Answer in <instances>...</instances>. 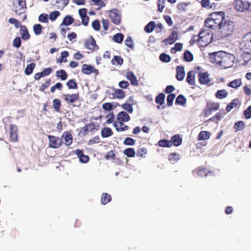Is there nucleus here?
Listing matches in <instances>:
<instances>
[{
	"instance_id": "nucleus-1",
	"label": "nucleus",
	"mask_w": 251,
	"mask_h": 251,
	"mask_svg": "<svg viewBox=\"0 0 251 251\" xmlns=\"http://www.w3.org/2000/svg\"><path fill=\"white\" fill-rule=\"evenodd\" d=\"M213 39V34L211 32L203 30L198 35H194L190 41L191 45L197 43L200 47H204L209 44Z\"/></svg>"
},
{
	"instance_id": "nucleus-2",
	"label": "nucleus",
	"mask_w": 251,
	"mask_h": 251,
	"mask_svg": "<svg viewBox=\"0 0 251 251\" xmlns=\"http://www.w3.org/2000/svg\"><path fill=\"white\" fill-rule=\"evenodd\" d=\"M234 30V23L225 20L218 28V33L221 38H225L231 35Z\"/></svg>"
},
{
	"instance_id": "nucleus-3",
	"label": "nucleus",
	"mask_w": 251,
	"mask_h": 251,
	"mask_svg": "<svg viewBox=\"0 0 251 251\" xmlns=\"http://www.w3.org/2000/svg\"><path fill=\"white\" fill-rule=\"evenodd\" d=\"M235 7L239 11L251 13V0H239L237 1Z\"/></svg>"
},
{
	"instance_id": "nucleus-4",
	"label": "nucleus",
	"mask_w": 251,
	"mask_h": 251,
	"mask_svg": "<svg viewBox=\"0 0 251 251\" xmlns=\"http://www.w3.org/2000/svg\"><path fill=\"white\" fill-rule=\"evenodd\" d=\"M211 19H212L217 25L218 28L225 20V13L223 11L214 12L209 14Z\"/></svg>"
},
{
	"instance_id": "nucleus-5",
	"label": "nucleus",
	"mask_w": 251,
	"mask_h": 251,
	"mask_svg": "<svg viewBox=\"0 0 251 251\" xmlns=\"http://www.w3.org/2000/svg\"><path fill=\"white\" fill-rule=\"evenodd\" d=\"M234 56L230 53L225 52L220 66L225 68L230 67L233 64Z\"/></svg>"
},
{
	"instance_id": "nucleus-6",
	"label": "nucleus",
	"mask_w": 251,
	"mask_h": 251,
	"mask_svg": "<svg viewBox=\"0 0 251 251\" xmlns=\"http://www.w3.org/2000/svg\"><path fill=\"white\" fill-rule=\"evenodd\" d=\"M220 108V104L218 102L209 101L206 103V108L204 114L205 117L210 115L213 112L217 111Z\"/></svg>"
},
{
	"instance_id": "nucleus-7",
	"label": "nucleus",
	"mask_w": 251,
	"mask_h": 251,
	"mask_svg": "<svg viewBox=\"0 0 251 251\" xmlns=\"http://www.w3.org/2000/svg\"><path fill=\"white\" fill-rule=\"evenodd\" d=\"M242 49L247 53L251 52V32L247 33L242 41Z\"/></svg>"
},
{
	"instance_id": "nucleus-8",
	"label": "nucleus",
	"mask_w": 251,
	"mask_h": 251,
	"mask_svg": "<svg viewBox=\"0 0 251 251\" xmlns=\"http://www.w3.org/2000/svg\"><path fill=\"white\" fill-rule=\"evenodd\" d=\"M224 54H225V51H223L210 53L209 59L211 62L220 66Z\"/></svg>"
},
{
	"instance_id": "nucleus-9",
	"label": "nucleus",
	"mask_w": 251,
	"mask_h": 251,
	"mask_svg": "<svg viewBox=\"0 0 251 251\" xmlns=\"http://www.w3.org/2000/svg\"><path fill=\"white\" fill-rule=\"evenodd\" d=\"M49 147L53 149H57L61 146L63 141L61 138L53 135H49Z\"/></svg>"
},
{
	"instance_id": "nucleus-10",
	"label": "nucleus",
	"mask_w": 251,
	"mask_h": 251,
	"mask_svg": "<svg viewBox=\"0 0 251 251\" xmlns=\"http://www.w3.org/2000/svg\"><path fill=\"white\" fill-rule=\"evenodd\" d=\"M85 46L92 52L97 50L99 48V46L96 44L95 39L92 36L85 41Z\"/></svg>"
},
{
	"instance_id": "nucleus-11",
	"label": "nucleus",
	"mask_w": 251,
	"mask_h": 251,
	"mask_svg": "<svg viewBox=\"0 0 251 251\" xmlns=\"http://www.w3.org/2000/svg\"><path fill=\"white\" fill-rule=\"evenodd\" d=\"M10 140L11 142H16L18 140V128L15 125L11 124L9 126Z\"/></svg>"
},
{
	"instance_id": "nucleus-12",
	"label": "nucleus",
	"mask_w": 251,
	"mask_h": 251,
	"mask_svg": "<svg viewBox=\"0 0 251 251\" xmlns=\"http://www.w3.org/2000/svg\"><path fill=\"white\" fill-rule=\"evenodd\" d=\"M81 72L85 75H89L92 73H94L96 75H98L99 71L96 69L94 67L84 64L82 65L81 68Z\"/></svg>"
},
{
	"instance_id": "nucleus-13",
	"label": "nucleus",
	"mask_w": 251,
	"mask_h": 251,
	"mask_svg": "<svg viewBox=\"0 0 251 251\" xmlns=\"http://www.w3.org/2000/svg\"><path fill=\"white\" fill-rule=\"evenodd\" d=\"M79 94L78 93L72 94H65L63 95L64 100L68 103H73L79 99Z\"/></svg>"
},
{
	"instance_id": "nucleus-14",
	"label": "nucleus",
	"mask_w": 251,
	"mask_h": 251,
	"mask_svg": "<svg viewBox=\"0 0 251 251\" xmlns=\"http://www.w3.org/2000/svg\"><path fill=\"white\" fill-rule=\"evenodd\" d=\"M109 17L114 24L118 25L120 24L121 16L118 13V10L117 9L111 10L109 13Z\"/></svg>"
},
{
	"instance_id": "nucleus-15",
	"label": "nucleus",
	"mask_w": 251,
	"mask_h": 251,
	"mask_svg": "<svg viewBox=\"0 0 251 251\" xmlns=\"http://www.w3.org/2000/svg\"><path fill=\"white\" fill-rule=\"evenodd\" d=\"M211 173V171H207L206 168L202 167H198L193 171V174L194 175H197L201 177L206 176L208 174Z\"/></svg>"
},
{
	"instance_id": "nucleus-16",
	"label": "nucleus",
	"mask_w": 251,
	"mask_h": 251,
	"mask_svg": "<svg viewBox=\"0 0 251 251\" xmlns=\"http://www.w3.org/2000/svg\"><path fill=\"white\" fill-rule=\"evenodd\" d=\"M61 139L66 146L71 145L73 143V137L69 132H65L61 136Z\"/></svg>"
},
{
	"instance_id": "nucleus-17",
	"label": "nucleus",
	"mask_w": 251,
	"mask_h": 251,
	"mask_svg": "<svg viewBox=\"0 0 251 251\" xmlns=\"http://www.w3.org/2000/svg\"><path fill=\"white\" fill-rule=\"evenodd\" d=\"M124 122L117 121L113 123V126L115 127L116 130L118 132L127 130L129 129L128 126L124 125Z\"/></svg>"
},
{
	"instance_id": "nucleus-18",
	"label": "nucleus",
	"mask_w": 251,
	"mask_h": 251,
	"mask_svg": "<svg viewBox=\"0 0 251 251\" xmlns=\"http://www.w3.org/2000/svg\"><path fill=\"white\" fill-rule=\"evenodd\" d=\"M178 36V32L176 31H173L169 36L165 39L164 42L167 44H173L177 40Z\"/></svg>"
},
{
	"instance_id": "nucleus-19",
	"label": "nucleus",
	"mask_w": 251,
	"mask_h": 251,
	"mask_svg": "<svg viewBox=\"0 0 251 251\" xmlns=\"http://www.w3.org/2000/svg\"><path fill=\"white\" fill-rule=\"evenodd\" d=\"M126 77L130 81L131 84L134 86H138V81L133 72L129 71L126 73Z\"/></svg>"
},
{
	"instance_id": "nucleus-20",
	"label": "nucleus",
	"mask_w": 251,
	"mask_h": 251,
	"mask_svg": "<svg viewBox=\"0 0 251 251\" xmlns=\"http://www.w3.org/2000/svg\"><path fill=\"white\" fill-rule=\"evenodd\" d=\"M176 78L178 81H181L183 79L185 76L184 68L183 66H178L176 67Z\"/></svg>"
},
{
	"instance_id": "nucleus-21",
	"label": "nucleus",
	"mask_w": 251,
	"mask_h": 251,
	"mask_svg": "<svg viewBox=\"0 0 251 251\" xmlns=\"http://www.w3.org/2000/svg\"><path fill=\"white\" fill-rule=\"evenodd\" d=\"M199 81L201 84H206L210 82L209 75L207 73H199Z\"/></svg>"
},
{
	"instance_id": "nucleus-22",
	"label": "nucleus",
	"mask_w": 251,
	"mask_h": 251,
	"mask_svg": "<svg viewBox=\"0 0 251 251\" xmlns=\"http://www.w3.org/2000/svg\"><path fill=\"white\" fill-rule=\"evenodd\" d=\"M19 6L20 7L19 9H16L15 12L16 14H21L26 8V1L25 0H17Z\"/></svg>"
},
{
	"instance_id": "nucleus-23",
	"label": "nucleus",
	"mask_w": 251,
	"mask_h": 251,
	"mask_svg": "<svg viewBox=\"0 0 251 251\" xmlns=\"http://www.w3.org/2000/svg\"><path fill=\"white\" fill-rule=\"evenodd\" d=\"M75 154L79 159V161L82 163H87L89 159V157L83 154L82 150L77 149L75 151Z\"/></svg>"
},
{
	"instance_id": "nucleus-24",
	"label": "nucleus",
	"mask_w": 251,
	"mask_h": 251,
	"mask_svg": "<svg viewBox=\"0 0 251 251\" xmlns=\"http://www.w3.org/2000/svg\"><path fill=\"white\" fill-rule=\"evenodd\" d=\"M226 114V113L225 110L224 109H221L209 120L215 121L217 123L219 121H220L222 118H223Z\"/></svg>"
},
{
	"instance_id": "nucleus-25",
	"label": "nucleus",
	"mask_w": 251,
	"mask_h": 251,
	"mask_svg": "<svg viewBox=\"0 0 251 251\" xmlns=\"http://www.w3.org/2000/svg\"><path fill=\"white\" fill-rule=\"evenodd\" d=\"M117 119L118 121L126 122L129 121L130 117L126 112L121 111L117 114Z\"/></svg>"
},
{
	"instance_id": "nucleus-26",
	"label": "nucleus",
	"mask_w": 251,
	"mask_h": 251,
	"mask_svg": "<svg viewBox=\"0 0 251 251\" xmlns=\"http://www.w3.org/2000/svg\"><path fill=\"white\" fill-rule=\"evenodd\" d=\"M204 23L206 27L211 29H216V28H218L217 25L214 23L213 19H211L210 15H209V17L205 20Z\"/></svg>"
},
{
	"instance_id": "nucleus-27",
	"label": "nucleus",
	"mask_w": 251,
	"mask_h": 251,
	"mask_svg": "<svg viewBox=\"0 0 251 251\" xmlns=\"http://www.w3.org/2000/svg\"><path fill=\"white\" fill-rule=\"evenodd\" d=\"M20 33L23 40H26L30 38V35L25 25L21 26Z\"/></svg>"
},
{
	"instance_id": "nucleus-28",
	"label": "nucleus",
	"mask_w": 251,
	"mask_h": 251,
	"mask_svg": "<svg viewBox=\"0 0 251 251\" xmlns=\"http://www.w3.org/2000/svg\"><path fill=\"white\" fill-rule=\"evenodd\" d=\"M240 104V102L238 99H234L230 103L227 105L226 108V111L229 112L232 109L236 107Z\"/></svg>"
},
{
	"instance_id": "nucleus-29",
	"label": "nucleus",
	"mask_w": 251,
	"mask_h": 251,
	"mask_svg": "<svg viewBox=\"0 0 251 251\" xmlns=\"http://www.w3.org/2000/svg\"><path fill=\"white\" fill-rule=\"evenodd\" d=\"M170 141L172 142V146L174 145L177 147L182 144V138L178 134H176L171 138Z\"/></svg>"
},
{
	"instance_id": "nucleus-30",
	"label": "nucleus",
	"mask_w": 251,
	"mask_h": 251,
	"mask_svg": "<svg viewBox=\"0 0 251 251\" xmlns=\"http://www.w3.org/2000/svg\"><path fill=\"white\" fill-rule=\"evenodd\" d=\"M186 81L190 85H193L195 84V72L194 71H190L187 73Z\"/></svg>"
},
{
	"instance_id": "nucleus-31",
	"label": "nucleus",
	"mask_w": 251,
	"mask_h": 251,
	"mask_svg": "<svg viewBox=\"0 0 251 251\" xmlns=\"http://www.w3.org/2000/svg\"><path fill=\"white\" fill-rule=\"evenodd\" d=\"M112 200L111 195L107 193H103L101 196V202L105 205L110 202Z\"/></svg>"
},
{
	"instance_id": "nucleus-32",
	"label": "nucleus",
	"mask_w": 251,
	"mask_h": 251,
	"mask_svg": "<svg viewBox=\"0 0 251 251\" xmlns=\"http://www.w3.org/2000/svg\"><path fill=\"white\" fill-rule=\"evenodd\" d=\"M101 134L103 138H107L110 137L113 134V131L110 128L105 127L102 128L101 130Z\"/></svg>"
},
{
	"instance_id": "nucleus-33",
	"label": "nucleus",
	"mask_w": 251,
	"mask_h": 251,
	"mask_svg": "<svg viewBox=\"0 0 251 251\" xmlns=\"http://www.w3.org/2000/svg\"><path fill=\"white\" fill-rule=\"evenodd\" d=\"M227 95L228 93L225 89L218 90L215 95L216 98L220 100L226 98Z\"/></svg>"
},
{
	"instance_id": "nucleus-34",
	"label": "nucleus",
	"mask_w": 251,
	"mask_h": 251,
	"mask_svg": "<svg viewBox=\"0 0 251 251\" xmlns=\"http://www.w3.org/2000/svg\"><path fill=\"white\" fill-rule=\"evenodd\" d=\"M210 137V134L206 131H201L198 135V139L199 141L208 140Z\"/></svg>"
},
{
	"instance_id": "nucleus-35",
	"label": "nucleus",
	"mask_w": 251,
	"mask_h": 251,
	"mask_svg": "<svg viewBox=\"0 0 251 251\" xmlns=\"http://www.w3.org/2000/svg\"><path fill=\"white\" fill-rule=\"evenodd\" d=\"M242 85V81L240 78L235 79L227 84L228 87L237 89Z\"/></svg>"
},
{
	"instance_id": "nucleus-36",
	"label": "nucleus",
	"mask_w": 251,
	"mask_h": 251,
	"mask_svg": "<svg viewBox=\"0 0 251 251\" xmlns=\"http://www.w3.org/2000/svg\"><path fill=\"white\" fill-rule=\"evenodd\" d=\"M169 160L172 163H175L180 159L179 154L176 152L172 153L168 156Z\"/></svg>"
},
{
	"instance_id": "nucleus-37",
	"label": "nucleus",
	"mask_w": 251,
	"mask_h": 251,
	"mask_svg": "<svg viewBox=\"0 0 251 251\" xmlns=\"http://www.w3.org/2000/svg\"><path fill=\"white\" fill-rule=\"evenodd\" d=\"M56 76L60 78L62 80H65L67 78L68 75L64 70H57L56 72Z\"/></svg>"
},
{
	"instance_id": "nucleus-38",
	"label": "nucleus",
	"mask_w": 251,
	"mask_h": 251,
	"mask_svg": "<svg viewBox=\"0 0 251 251\" xmlns=\"http://www.w3.org/2000/svg\"><path fill=\"white\" fill-rule=\"evenodd\" d=\"M123 153L128 157H134L136 154L135 150L131 148L126 149L124 150Z\"/></svg>"
},
{
	"instance_id": "nucleus-39",
	"label": "nucleus",
	"mask_w": 251,
	"mask_h": 251,
	"mask_svg": "<svg viewBox=\"0 0 251 251\" xmlns=\"http://www.w3.org/2000/svg\"><path fill=\"white\" fill-rule=\"evenodd\" d=\"M156 26L155 23L153 21L149 22L145 27L144 30L147 33L151 32L155 28Z\"/></svg>"
},
{
	"instance_id": "nucleus-40",
	"label": "nucleus",
	"mask_w": 251,
	"mask_h": 251,
	"mask_svg": "<svg viewBox=\"0 0 251 251\" xmlns=\"http://www.w3.org/2000/svg\"><path fill=\"white\" fill-rule=\"evenodd\" d=\"M158 145L161 147L170 148L172 147V142L167 139L160 140L157 143Z\"/></svg>"
},
{
	"instance_id": "nucleus-41",
	"label": "nucleus",
	"mask_w": 251,
	"mask_h": 251,
	"mask_svg": "<svg viewBox=\"0 0 251 251\" xmlns=\"http://www.w3.org/2000/svg\"><path fill=\"white\" fill-rule=\"evenodd\" d=\"M123 59L119 55H115L111 60V63L114 65H121L123 63Z\"/></svg>"
},
{
	"instance_id": "nucleus-42",
	"label": "nucleus",
	"mask_w": 251,
	"mask_h": 251,
	"mask_svg": "<svg viewBox=\"0 0 251 251\" xmlns=\"http://www.w3.org/2000/svg\"><path fill=\"white\" fill-rule=\"evenodd\" d=\"M52 104L55 111L57 112H60L61 105L60 100L58 99H55L52 101Z\"/></svg>"
},
{
	"instance_id": "nucleus-43",
	"label": "nucleus",
	"mask_w": 251,
	"mask_h": 251,
	"mask_svg": "<svg viewBox=\"0 0 251 251\" xmlns=\"http://www.w3.org/2000/svg\"><path fill=\"white\" fill-rule=\"evenodd\" d=\"M114 97L118 99H122L125 96V92L121 89H116L114 93Z\"/></svg>"
},
{
	"instance_id": "nucleus-44",
	"label": "nucleus",
	"mask_w": 251,
	"mask_h": 251,
	"mask_svg": "<svg viewBox=\"0 0 251 251\" xmlns=\"http://www.w3.org/2000/svg\"><path fill=\"white\" fill-rule=\"evenodd\" d=\"M35 67V64L34 63H31L28 64L25 69V72L26 75H29L32 74L33 69Z\"/></svg>"
},
{
	"instance_id": "nucleus-45",
	"label": "nucleus",
	"mask_w": 251,
	"mask_h": 251,
	"mask_svg": "<svg viewBox=\"0 0 251 251\" xmlns=\"http://www.w3.org/2000/svg\"><path fill=\"white\" fill-rule=\"evenodd\" d=\"M74 20L73 17L70 15H67L63 19L62 24L65 25H69L74 23Z\"/></svg>"
},
{
	"instance_id": "nucleus-46",
	"label": "nucleus",
	"mask_w": 251,
	"mask_h": 251,
	"mask_svg": "<svg viewBox=\"0 0 251 251\" xmlns=\"http://www.w3.org/2000/svg\"><path fill=\"white\" fill-rule=\"evenodd\" d=\"M245 127L244 123L242 121H239L236 122L234 125V128L236 131L243 130Z\"/></svg>"
},
{
	"instance_id": "nucleus-47",
	"label": "nucleus",
	"mask_w": 251,
	"mask_h": 251,
	"mask_svg": "<svg viewBox=\"0 0 251 251\" xmlns=\"http://www.w3.org/2000/svg\"><path fill=\"white\" fill-rule=\"evenodd\" d=\"M69 89H75L77 88V84L73 79L69 80L66 83Z\"/></svg>"
},
{
	"instance_id": "nucleus-48",
	"label": "nucleus",
	"mask_w": 251,
	"mask_h": 251,
	"mask_svg": "<svg viewBox=\"0 0 251 251\" xmlns=\"http://www.w3.org/2000/svg\"><path fill=\"white\" fill-rule=\"evenodd\" d=\"M51 84V79L49 78L46 80V81L39 88V91L42 92H45V89H47L49 87Z\"/></svg>"
},
{
	"instance_id": "nucleus-49",
	"label": "nucleus",
	"mask_w": 251,
	"mask_h": 251,
	"mask_svg": "<svg viewBox=\"0 0 251 251\" xmlns=\"http://www.w3.org/2000/svg\"><path fill=\"white\" fill-rule=\"evenodd\" d=\"M186 102V99L182 95H179L176 98V104L184 105Z\"/></svg>"
},
{
	"instance_id": "nucleus-50",
	"label": "nucleus",
	"mask_w": 251,
	"mask_h": 251,
	"mask_svg": "<svg viewBox=\"0 0 251 251\" xmlns=\"http://www.w3.org/2000/svg\"><path fill=\"white\" fill-rule=\"evenodd\" d=\"M165 95L162 93H160L155 98L156 103L162 105L164 103Z\"/></svg>"
},
{
	"instance_id": "nucleus-51",
	"label": "nucleus",
	"mask_w": 251,
	"mask_h": 251,
	"mask_svg": "<svg viewBox=\"0 0 251 251\" xmlns=\"http://www.w3.org/2000/svg\"><path fill=\"white\" fill-rule=\"evenodd\" d=\"M193 59V56L191 52L186 50L184 53V60L186 62H191Z\"/></svg>"
},
{
	"instance_id": "nucleus-52",
	"label": "nucleus",
	"mask_w": 251,
	"mask_h": 251,
	"mask_svg": "<svg viewBox=\"0 0 251 251\" xmlns=\"http://www.w3.org/2000/svg\"><path fill=\"white\" fill-rule=\"evenodd\" d=\"M33 31L36 35H40L42 32V26L40 24H36L33 27Z\"/></svg>"
},
{
	"instance_id": "nucleus-53",
	"label": "nucleus",
	"mask_w": 251,
	"mask_h": 251,
	"mask_svg": "<svg viewBox=\"0 0 251 251\" xmlns=\"http://www.w3.org/2000/svg\"><path fill=\"white\" fill-rule=\"evenodd\" d=\"M69 53L67 51H63L61 52V56L59 59H58V62L60 63L62 62H66L67 59L66 58L68 56Z\"/></svg>"
},
{
	"instance_id": "nucleus-54",
	"label": "nucleus",
	"mask_w": 251,
	"mask_h": 251,
	"mask_svg": "<svg viewBox=\"0 0 251 251\" xmlns=\"http://www.w3.org/2000/svg\"><path fill=\"white\" fill-rule=\"evenodd\" d=\"M124 39V35L122 33H118L113 36V40L117 43H121Z\"/></svg>"
},
{
	"instance_id": "nucleus-55",
	"label": "nucleus",
	"mask_w": 251,
	"mask_h": 251,
	"mask_svg": "<svg viewBox=\"0 0 251 251\" xmlns=\"http://www.w3.org/2000/svg\"><path fill=\"white\" fill-rule=\"evenodd\" d=\"M147 153V150L145 148H141L138 149L136 155L137 156H139L141 157H145V155Z\"/></svg>"
},
{
	"instance_id": "nucleus-56",
	"label": "nucleus",
	"mask_w": 251,
	"mask_h": 251,
	"mask_svg": "<svg viewBox=\"0 0 251 251\" xmlns=\"http://www.w3.org/2000/svg\"><path fill=\"white\" fill-rule=\"evenodd\" d=\"M38 20L39 22L42 23H48L49 22L48 15L45 13L40 14L39 16Z\"/></svg>"
},
{
	"instance_id": "nucleus-57",
	"label": "nucleus",
	"mask_w": 251,
	"mask_h": 251,
	"mask_svg": "<svg viewBox=\"0 0 251 251\" xmlns=\"http://www.w3.org/2000/svg\"><path fill=\"white\" fill-rule=\"evenodd\" d=\"M160 60L164 62L168 63L171 60V57L170 55L164 53H161L159 56Z\"/></svg>"
},
{
	"instance_id": "nucleus-58",
	"label": "nucleus",
	"mask_w": 251,
	"mask_h": 251,
	"mask_svg": "<svg viewBox=\"0 0 251 251\" xmlns=\"http://www.w3.org/2000/svg\"><path fill=\"white\" fill-rule=\"evenodd\" d=\"M133 104H129L128 103H125L122 104V107L124 110H126L128 112L131 113L133 112Z\"/></svg>"
},
{
	"instance_id": "nucleus-59",
	"label": "nucleus",
	"mask_w": 251,
	"mask_h": 251,
	"mask_svg": "<svg viewBox=\"0 0 251 251\" xmlns=\"http://www.w3.org/2000/svg\"><path fill=\"white\" fill-rule=\"evenodd\" d=\"M63 88V85L60 82H57L55 85L52 86L50 88V92L51 93H53L56 89H58L59 91H61Z\"/></svg>"
},
{
	"instance_id": "nucleus-60",
	"label": "nucleus",
	"mask_w": 251,
	"mask_h": 251,
	"mask_svg": "<svg viewBox=\"0 0 251 251\" xmlns=\"http://www.w3.org/2000/svg\"><path fill=\"white\" fill-rule=\"evenodd\" d=\"M125 45L131 48V49H133L134 48V43L133 41L131 38V37L128 36L126 38V40L125 41Z\"/></svg>"
},
{
	"instance_id": "nucleus-61",
	"label": "nucleus",
	"mask_w": 251,
	"mask_h": 251,
	"mask_svg": "<svg viewBox=\"0 0 251 251\" xmlns=\"http://www.w3.org/2000/svg\"><path fill=\"white\" fill-rule=\"evenodd\" d=\"M175 97L176 96L174 94H170L167 96V105L169 106H171L173 105V101Z\"/></svg>"
},
{
	"instance_id": "nucleus-62",
	"label": "nucleus",
	"mask_w": 251,
	"mask_h": 251,
	"mask_svg": "<svg viewBox=\"0 0 251 251\" xmlns=\"http://www.w3.org/2000/svg\"><path fill=\"white\" fill-rule=\"evenodd\" d=\"M135 144V141L133 139L127 137L124 141V144L127 146H133Z\"/></svg>"
},
{
	"instance_id": "nucleus-63",
	"label": "nucleus",
	"mask_w": 251,
	"mask_h": 251,
	"mask_svg": "<svg viewBox=\"0 0 251 251\" xmlns=\"http://www.w3.org/2000/svg\"><path fill=\"white\" fill-rule=\"evenodd\" d=\"M8 22L11 24L14 25L16 28H18L21 27V23L16 19L11 18L9 19Z\"/></svg>"
},
{
	"instance_id": "nucleus-64",
	"label": "nucleus",
	"mask_w": 251,
	"mask_h": 251,
	"mask_svg": "<svg viewBox=\"0 0 251 251\" xmlns=\"http://www.w3.org/2000/svg\"><path fill=\"white\" fill-rule=\"evenodd\" d=\"M59 15L60 12L59 11H54L50 13L49 18L51 21H53L57 19Z\"/></svg>"
}]
</instances>
